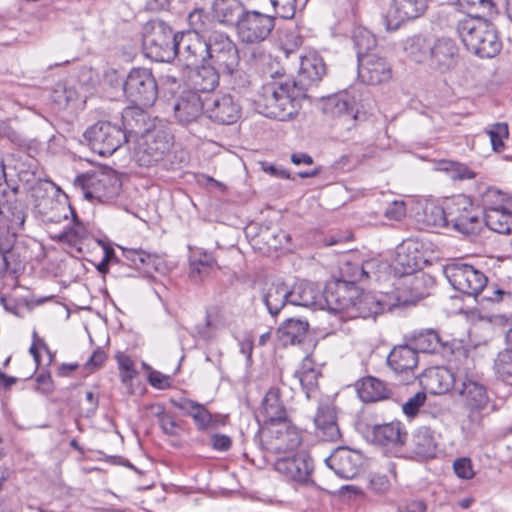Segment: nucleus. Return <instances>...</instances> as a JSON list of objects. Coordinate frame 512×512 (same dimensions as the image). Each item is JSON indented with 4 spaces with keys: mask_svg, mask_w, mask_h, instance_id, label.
<instances>
[{
    "mask_svg": "<svg viewBox=\"0 0 512 512\" xmlns=\"http://www.w3.org/2000/svg\"><path fill=\"white\" fill-rule=\"evenodd\" d=\"M326 73L323 59L316 53L301 57L298 80L295 81L278 71L280 79L265 83L259 91L255 106L258 113L285 121L297 114L299 98L308 86L319 82Z\"/></svg>",
    "mask_w": 512,
    "mask_h": 512,
    "instance_id": "1",
    "label": "nucleus"
},
{
    "mask_svg": "<svg viewBox=\"0 0 512 512\" xmlns=\"http://www.w3.org/2000/svg\"><path fill=\"white\" fill-rule=\"evenodd\" d=\"M457 32L466 49L480 58H492L502 48L491 23L480 17H465L458 21Z\"/></svg>",
    "mask_w": 512,
    "mask_h": 512,
    "instance_id": "2",
    "label": "nucleus"
},
{
    "mask_svg": "<svg viewBox=\"0 0 512 512\" xmlns=\"http://www.w3.org/2000/svg\"><path fill=\"white\" fill-rule=\"evenodd\" d=\"M107 77L115 78L128 101L142 108L151 107L158 98V84L151 70L147 68H133L125 81L118 79L116 72Z\"/></svg>",
    "mask_w": 512,
    "mask_h": 512,
    "instance_id": "3",
    "label": "nucleus"
},
{
    "mask_svg": "<svg viewBox=\"0 0 512 512\" xmlns=\"http://www.w3.org/2000/svg\"><path fill=\"white\" fill-rule=\"evenodd\" d=\"M454 389L459 403L465 410L469 421L480 424L482 413L490 403L487 386L476 375H459L454 381Z\"/></svg>",
    "mask_w": 512,
    "mask_h": 512,
    "instance_id": "4",
    "label": "nucleus"
},
{
    "mask_svg": "<svg viewBox=\"0 0 512 512\" xmlns=\"http://www.w3.org/2000/svg\"><path fill=\"white\" fill-rule=\"evenodd\" d=\"M341 287L337 286L335 303L333 310H341L351 318H375L377 315L383 313L385 310H391L396 305L395 302H388L387 295L380 294L379 296L369 293L361 292L352 294L346 297H340Z\"/></svg>",
    "mask_w": 512,
    "mask_h": 512,
    "instance_id": "5",
    "label": "nucleus"
},
{
    "mask_svg": "<svg viewBox=\"0 0 512 512\" xmlns=\"http://www.w3.org/2000/svg\"><path fill=\"white\" fill-rule=\"evenodd\" d=\"M178 33H173L164 21L155 19L146 23L143 47L147 57L157 62H169L175 58Z\"/></svg>",
    "mask_w": 512,
    "mask_h": 512,
    "instance_id": "6",
    "label": "nucleus"
},
{
    "mask_svg": "<svg viewBox=\"0 0 512 512\" xmlns=\"http://www.w3.org/2000/svg\"><path fill=\"white\" fill-rule=\"evenodd\" d=\"M360 92L351 88L327 97L323 102V112L335 121V126L349 131L356 123L359 113Z\"/></svg>",
    "mask_w": 512,
    "mask_h": 512,
    "instance_id": "7",
    "label": "nucleus"
},
{
    "mask_svg": "<svg viewBox=\"0 0 512 512\" xmlns=\"http://www.w3.org/2000/svg\"><path fill=\"white\" fill-rule=\"evenodd\" d=\"M259 435L263 448L274 454L292 451L302 440L298 428L289 419L262 426Z\"/></svg>",
    "mask_w": 512,
    "mask_h": 512,
    "instance_id": "8",
    "label": "nucleus"
},
{
    "mask_svg": "<svg viewBox=\"0 0 512 512\" xmlns=\"http://www.w3.org/2000/svg\"><path fill=\"white\" fill-rule=\"evenodd\" d=\"M208 60L222 74H233L240 63L238 48L227 34L214 31L207 38Z\"/></svg>",
    "mask_w": 512,
    "mask_h": 512,
    "instance_id": "9",
    "label": "nucleus"
},
{
    "mask_svg": "<svg viewBox=\"0 0 512 512\" xmlns=\"http://www.w3.org/2000/svg\"><path fill=\"white\" fill-rule=\"evenodd\" d=\"M443 273L455 290L468 296H477L488 281L483 272L460 260L446 264Z\"/></svg>",
    "mask_w": 512,
    "mask_h": 512,
    "instance_id": "10",
    "label": "nucleus"
},
{
    "mask_svg": "<svg viewBox=\"0 0 512 512\" xmlns=\"http://www.w3.org/2000/svg\"><path fill=\"white\" fill-rule=\"evenodd\" d=\"M83 136L90 148L101 156L112 155L127 142L121 126L109 121H98Z\"/></svg>",
    "mask_w": 512,
    "mask_h": 512,
    "instance_id": "11",
    "label": "nucleus"
},
{
    "mask_svg": "<svg viewBox=\"0 0 512 512\" xmlns=\"http://www.w3.org/2000/svg\"><path fill=\"white\" fill-rule=\"evenodd\" d=\"M75 185L79 186L86 199L100 202L112 200L120 190V180L112 171H95L78 176Z\"/></svg>",
    "mask_w": 512,
    "mask_h": 512,
    "instance_id": "12",
    "label": "nucleus"
},
{
    "mask_svg": "<svg viewBox=\"0 0 512 512\" xmlns=\"http://www.w3.org/2000/svg\"><path fill=\"white\" fill-rule=\"evenodd\" d=\"M173 136L163 127L154 126L142 137L136 152L140 166L150 167L162 161L172 146Z\"/></svg>",
    "mask_w": 512,
    "mask_h": 512,
    "instance_id": "13",
    "label": "nucleus"
},
{
    "mask_svg": "<svg viewBox=\"0 0 512 512\" xmlns=\"http://www.w3.org/2000/svg\"><path fill=\"white\" fill-rule=\"evenodd\" d=\"M447 227L456 232L469 235L479 224V213L470 197L460 194L447 203Z\"/></svg>",
    "mask_w": 512,
    "mask_h": 512,
    "instance_id": "14",
    "label": "nucleus"
},
{
    "mask_svg": "<svg viewBox=\"0 0 512 512\" xmlns=\"http://www.w3.org/2000/svg\"><path fill=\"white\" fill-rule=\"evenodd\" d=\"M275 27V19L257 10H246L237 25L239 39L247 44L265 41Z\"/></svg>",
    "mask_w": 512,
    "mask_h": 512,
    "instance_id": "15",
    "label": "nucleus"
},
{
    "mask_svg": "<svg viewBox=\"0 0 512 512\" xmlns=\"http://www.w3.org/2000/svg\"><path fill=\"white\" fill-rule=\"evenodd\" d=\"M186 67H198L207 62V39L197 31L179 32L176 40L175 58Z\"/></svg>",
    "mask_w": 512,
    "mask_h": 512,
    "instance_id": "16",
    "label": "nucleus"
},
{
    "mask_svg": "<svg viewBox=\"0 0 512 512\" xmlns=\"http://www.w3.org/2000/svg\"><path fill=\"white\" fill-rule=\"evenodd\" d=\"M336 292L327 287L323 293L318 287L310 282H301L290 289V304L307 308L323 309L327 305L329 309L334 308Z\"/></svg>",
    "mask_w": 512,
    "mask_h": 512,
    "instance_id": "17",
    "label": "nucleus"
},
{
    "mask_svg": "<svg viewBox=\"0 0 512 512\" xmlns=\"http://www.w3.org/2000/svg\"><path fill=\"white\" fill-rule=\"evenodd\" d=\"M460 61L459 47L451 38H439L430 50L428 66L439 73L453 71Z\"/></svg>",
    "mask_w": 512,
    "mask_h": 512,
    "instance_id": "18",
    "label": "nucleus"
},
{
    "mask_svg": "<svg viewBox=\"0 0 512 512\" xmlns=\"http://www.w3.org/2000/svg\"><path fill=\"white\" fill-rule=\"evenodd\" d=\"M420 248L421 244L414 239H407L399 244L393 259L395 273L400 276H410L421 269L423 254Z\"/></svg>",
    "mask_w": 512,
    "mask_h": 512,
    "instance_id": "19",
    "label": "nucleus"
},
{
    "mask_svg": "<svg viewBox=\"0 0 512 512\" xmlns=\"http://www.w3.org/2000/svg\"><path fill=\"white\" fill-rule=\"evenodd\" d=\"M325 462L339 477L352 479L361 469L363 456L360 452L350 448L338 447L326 458Z\"/></svg>",
    "mask_w": 512,
    "mask_h": 512,
    "instance_id": "20",
    "label": "nucleus"
},
{
    "mask_svg": "<svg viewBox=\"0 0 512 512\" xmlns=\"http://www.w3.org/2000/svg\"><path fill=\"white\" fill-rule=\"evenodd\" d=\"M205 113L219 124L230 125L241 116V106L230 94L217 95L206 99Z\"/></svg>",
    "mask_w": 512,
    "mask_h": 512,
    "instance_id": "21",
    "label": "nucleus"
},
{
    "mask_svg": "<svg viewBox=\"0 0 512 512\" xmlns=\"http://www.w3.org/2000/svg\"><path fill=\"white\" fill-rule=\"evenodd\" d=\"M427 8V0H393L386 15L388 30H396L408 20L420 17Z\"/></svg>",
    "mask_w": 512,
    "mask_h": 512,
    "instance_id": "22",
    "label": "nucleus"
},
{
    "mask_svg": "<svg viewBox=\"0 0 512 512\" xmlns=\"http://www.w3.org/2000/svg\"><path fill=\"white\" fill-rule=\"evenodd\" d=\"M358 76L366 84L379 85L391 78L390 65L377 54L362 56L358 61Z\"/></svg>",
    "mask_w": 512,
    "mask_h": 512,
    "instance_id": "23",
    "label": "nucleus"
},
{
    "mask_svg": "<svg viewBox=\"0 0 512 512\" xmlns=\"http://www.w3.org/2000/svg\"><path fill=\"white\" fill-rule=\"evenodd\" d=\"M274 466L275 470L286 478L300 483L308 482L313 471V461L305 454L280 458Z\"/></svg>",
    "mask_w": 512,
    "mask_h": 512,
    "instance_id": "24",
    "label": "nucleus"
},
{
    "mask_svg": "<svg viewBox=\"0 0 512 512\" xmlns=\"http://www.w3.org/2000/svg\"><path fill=\"white\" fill-rule=\"evenodd\" d=\"M135 105L127 107L122 112V131L126 134L127 142L132 138L143 137L155 125L148 114L140 107Z\"/></svg>",
    "mask_w": 512,
    "mask_h": 512,
    "instance_id": "25",
    "label": "nucleus"
},
{
    "mask_svg": "<svg viewBox=\"0 0 512 512\" xmlns=\"http://www.w3.org/2000/svg\"><path fill=\"white\" fill-rule=\"evenodd\" d=\"M388 365L399 375L406 376V382L416 378L415 369L418 365V353L408 345L394 347L387 358Z\"/></svg>",
    "mask_w": 512,
    "mask_h": 512,
    "instance_id": "26",
    "label": "nucleus"
},
{
    "mask_svg": "<svg viewBox=\"0 0 512 512\" xmlns=\"http://www.w3.org/2000/svg\"><path fill=\"white\" fill-rule=\"evenodd\" d=\"M205 108L206 100L203 101L195 91H186L176 100L173 109L177 121L187 125L196 121Z\"/></svg>",
    "mask_w": 512,
    "mask_h": 512,
    "instance_id": "27",
    "label": "nucleus"
},
{
    "mask_svg": "<svg viewBox=\"0 0 512 512\" xmlns=\"http://www.w3.org/2000/svg\"><path fill=\"white\" fill-rule=\"evenodd\" d=\"M216 268L217 261L211 252L198 247L190 248L188 276L192 282L202 283Z\"/></svg>",
    "mask_w": 512,
    "mask_h": 512,
    "instance_id": "28",
    "label": "nucleus"
},
{
    "mask_svg": "<svg viewBox=\"0 0 512 512\" xmlns=\"http://www.w3.org/2000/svg\"><path fill=\"white\" fill-rule=\"evenodd\" d=\"M315 435L322 441H336L341 433L337 423L336 412L329 404L319 405L314 416Z\"/></svg>",
    "mask_w": 512,
    "mask_h": 512,
    "instance_id": "29",
    "label": "nucleus"
},
{
    "mask_svg": "<svg viewBox=\"0 0 512 512\" xmlns=\"http://www.w3.org/2000/svg\"><path fill=\"white\" fill-rule=\"evenodd\" d=\"M257 417L259 421L263 422V426L270 425L272 422L288 419L287 410L281 399V393L278 387H271L268 390L262 400Z\"/></svg>",
    "mask_w": 512,
    "mask_h": 512,
    "instance_id": "30",
    "label": "nucleus"
},
{
    "mask_svg": "<svg viewBox=\"0 0 512 512\" xmlns=\"http://www.w3.org/2000/svg\"><path fill=\"white\" fill-rule=\"evenodd\" d=\"M437 441L429 427H420L412 435L409 450L417 460L431 459L436 456Z\"/></svg>",
    "mask_w": 512,
    "mask_h": 512,
    "instance_id": "31",
    "label": "nucleus"
},
{
    "mask_svg": "<svg viewBox=\"0 0 512 512\" xmlns=\"http://www.w3.org/2000/svg\"><path fill=\"white\" fill-rule=\"evenodd\" d=\"M214 17L223 24L238 25L246 10L240 0H214L212 4Z\"/></svg>",
    "mask_w": 512,
    "mask_h": 512,
    "instance_id": "32",
    "label": "nucleus"
},
{
    "mask_svg": "<svg viewBox=\"0 0 512 512\" xmlns=\"http://www.w3.org/2000/svg\"><path fill=\"white\" fill-rule=\"evenodd\" d=\"M174 405L192 417L199 430L205 431L216 426V421L204 405L190 399H181L174 402Z\"/></svg>",
    "mask_w": 512,
    "mask_h": 512,
    "instance_id": "33",
    "label": "nucleus"
},
{
    "mask_svg": "<svg viewBox=\"0 0 512 512\" xmlns=\"http://www.w3.org/2000/svg\"><path fill=\"white\" fill-rule=\"evenodd\" d=\"M191 76L192 87L195 91L208 93L214 91L219 85L221 71L211 64H200Z\"/></svg>",
    "mask_w": 512,
    "mask_h": 512,
    "instance_id": "34",
    "label": "nucleus"
},
{
    "mask_svg": "<svg viewBox=\"0 0 512 512\" xmlns=\"http://www.w3.org/2000/svg\"><path fill=\"white\" fill-rule=\"evenodd\" d=\"M263 302L268 312L277 315L285 304H290V288L282 282H274L263 292Z\"/></svg>",
    "mask_w": 512,
    "mask_h": 512,
    "instance_id": "35",
    "label": "nucleus"
},
{
    "mask_svg": "<svg viewBox=\"0 0 512 512\" xmlns=\"http://www.w3.org/2000/svg\"><path fill=\"white\" fill-rule=\"evenodd\" d=\"M406 435V431L400 422L376 425L373 428V440L380 445L403 444Z\"/></svg>",
    "mask_w": 512,
    "mask_h": 512,
    "instance_id": "36",
    "label": "nucleus"
},
{
    "mask_svg": "<svg viewBox=\"0 0 512 512\" xmlns=\"http://www.w3.org/2000/svg\"><path fill=\"white\" fill-rule=\"evenodd\" d=\"M308 322L299 319L286 320L277 330V337L283 345L301 343L306 336Z\"/></svg>",
    "mask_w": 512,
    "mask_h": 512,
    "instance_id": "37",
    "label": "nucleus"
},
{
    "mask_svg": "<svg viewBox=\"0 0 512 512\" xmlns=\"http://www.w3.org/2000/svg\"><path fill=\"white\" fill-rule=\"evenodd\" d=\"M357 393L363 402H376L388 398L389 390L377 378L366 377L361 380Z\"/></svg>",
    "mask_w": 512,
    "mask_h": 512,
    "instance_id": "38",
    "label": "nucleus"
},
{
    "mask_svg": "<svg viewBox=\"0 0 512 512\" xmlns=\"http://www.w3.org/2000/svg\"><path fill=\"white\" fill-rule=\"evenodd\" d=\"M432 43L422 35L408 37L404 42L407 56L416 63L428 64Z\"/></svg>",
    "mask_w": 512,
    "mask_h": 512,
    "instance_id": "39",
    "label": "nucleus"
},
{
    "mask_svg": "<svg viewBox=\"0 0 512 512\" xmlns=\"http://www.w3.org/2000/svg\"><path fill=\"white\" fill-rule=\"evenodd\" d=\"M0 217L8 222L12 229L22 228L26 217L23 204L17 199L0 202Z\"/></svg>",
    "mask_w": 512,
    "mask_h": 512,
    "instance_id": "40",
    "label": "nucleus"
},
{
    "mask_svg": "<svg viewBox=\"0 0 512 512\" xmlns=\"http://www.w3.org/2000/svg\"><path fill=\"white\" fill-rule=\"evenodd\" d=\"M484 221L486 226L500 234L512 233V216L507 209H496L484 213Z\"/></svg>",
    "mask_w": 512,
    "mask_h": 512,
    "instance_id": "41",
    "label": "nucleus"
},
{
    "mask_svg": "<svg viewBox=\"0 0 512 512\" xmlns=\"http://www.w3.org/2000/svg\"><path fill=\"white\" fill-rule=\"evenodd\" d=\"M455 379L446 369H435L426 375V386L433 394H443L452 387Z\"/></svg>",
    "mask_w": 512,
    "mask_h": 512,
    "instance_id": "42",
    "label": "nucleus"
},
{
    "mask_svg": "<svg viewBox=\"0 0 512 512\" xmlns=\"http://www.w3.org/2000/svg\"><path fill=\"white\" fill-rule=\"evenodd\" d=\"M447 206L429 203L426 204L422 213V223L427 228H445L447 227Z\"/></svg>",
    "mask_w": 512,
    "mask_h": 512,
    "instance_id": "43",
    "label": "nucleus"
},
{
    "mask_svg": "<svg viewBox=\"0 0 512 512\" xmlns=\"http://www.w3.org/2000/svg\"><path fill=\"white\" fill-rule=\"evenodd\" d=\"M86 226L78 219L76 213L72 214V224L66 227L59 235L58 240L76 246L88 237Z\"/></svg>",
    "mask_w": 512,
    "mask_h": 512,
    "instance_id": "44",
    "label": "nucleus"
},
{
    "mask_svg": "<svg viewBox=\"0 0 512 512\" xmlns=\"http://www.w3.org/2000/svg\"><path fill=\"white\" fill-rule=\"evenodd\" d=\"M319 376L320 372L311 366L308 359L303 362L301 369L295 372V377L305 390L307 398H310V393L317 388Z\"/></svg>",
    "mask_w": 512,
    "mask_h": 512,
    "instance_id": "45",
    "label": "nucleus"
},
{
    "mask_svg": "<svg viewBox=\"0 0 512 512\" xmlns=\"http://www.w3.org/2000/svg\"><path fill=\"white\" fill-rule=\"evenodd\" d=\"M416 348L425 353H434L444 346L436 330L426 329L414 337Z\"/></svg>",
    "mask_w": 512,
    "mask_h": 512,
    "instance_id": "46",
    "label": "nucleus"
},
{
    "mask_svg": "<svg viewBox=\"0 0 512 512\" xmlns=\"http://www.w3.org/2000/svg\"><path fill=\"white\" fill-rule=\"evenodd\" d=\"M353 42L357 50V58L374 55L371 51L376 47L375 36L365 28H356L353 32Z\"/></svg>",
    "mask_w": 512,
    "mask_h": 512,
    "instance_id": "47",
    "label": "nucleus"
},
{
    "mask_svg": "<svg viewBox=\"0 0 512 512\" xmlns=\"http://www.w3.org/2000/svg\"><path fill=\"white\" fill-rule=\"evenodd\" d=\"M77 89L68 82L57 83L52 91L51 98L60 108L67 107L71 102L78 99Z\"/></svg>",
    "mask_w": 512,
    "mask_h": 512,
    "instance_id": "48",
    "label": "nucleus"
},
{
    "mask_svg": "<svg viewBox=\"0 0 512 512\" xmlns=\"http://www.w3.org/2000/svg\"><path fill=\"white\" fill-rule=\"evenodd\" d=\"M123 256L136 268L155 266L158 260L156 254L149 253L143 249L124 248Z\"/></svg>",
    "mask_w": 512,
    "mask_h": 512,
    "instance_id": "49",
    "label": "nucleus"
},
{
    "mask_svg": "<svg viewBox=\"0 0 512 512\" xmlns=\"http://www.w3.org/2000/svg\"><path fill=\"white\" fill-rule=\"evenodd\" d=\"M46 202L50 206V211L44 212L46 222L60 223L62 220L68 219L69 214H74V209L65 202L51 198L47 199Z\"/></svg>",
    "mask_w": 512,
    "mask_h": 512,
    "instance_id": "50",
    "label": "nucleus"
},
{
    "mask_svg": "<svg viewBox=\"0 0 512 512\" xmlns=\"http://www.w3.org/2000/svg\"><path fill=\"white\" fill-rule=\"evenodd\" d=\"M494 371L503 382L512 384V352L503 350L495 359Z\"/></svg>",
    "mask_w": 512,
    "mask_h": 512,
    "instance_id": "51",
    "label": "nucleus"
},
{
    "mask_svg": "<svg viewBox=\"0 0 512 512\" xmlns=\"http://www.w3.org/2000/svg\"><path fill=\"white\" fill-rule=\"evenodd\" d=\"M508 200L509 198L502 194L499 190L488 188L481 196L483 213L496 209H506Z\"/></svg>",
    "mask_w": 512,
    "mask_h": 512,
    "instance_id": "52",
    "label": "nucleus"
},
{
    "mask_svg": "<svg viewBox=\"0 0 512 512\" xmlns=\"http://www.w3.org/2000/svg\"><path fill=\"white\" fill-rule=\"evenodd\" d=\"M438 169L449 173L450 177L454 180L472 179L475 177V173L468 166L459 162L441 161Z\"/></svg>",
    "mask_w": 512,
    "mask_h": 512,
    "instance_id": "53",
    "label": "nucleus"
},
{
    "mask_svg": "<svg viewBox=\"0 0 512 512\" xmlns=\"http://www.w3.org/2000/svg\"><path fill=\"white\" fill-rule=\"evenodd\" d=\"M489 136L492 149L495 152H501L504 148L503 140L508 138L509 130L508 125L505 123H496L486 131Z\"/></svg>",
    "mask_w": 512,
    "mask_h": 512,
    "instance_id": "54",
    "label": "nucleus"
},
{
    "mask_svg": "<svg viewBox=\"0 0 512 512\" xmlns=\"http://www.w3.org/2000/svg\"><path fill=\"white\" fill-rule=\"evenodd\" d=\"M378 261L370 259L355 267V273L349 274L352 283L371 279L376 276Z\"/></svg>",
    "mask_w": 512,
    "mask_h": 512,
    "instance_id": "55",
    "label": "nucleus"
},
{
    "mask_svg": "<svg viewBox=\"0 0 512 512\" xmlns=\"http://www.w3.org/2000/svg\"><path fill=\"white\" fill-rule=\"evenodd\" d=\"M269 2L275 13L284 19H290L296 11V0H266Z\"/></svg>",
    "mask_w": 512,
    "mask_h": 512,
    "instance_id": "56",
    "label": "nucleus"
},
{
    "mask_svg": "<svg viewBox=\"0 0 512 512\" xmlns=\"http://www.w3.org/2000/svg\"><path fill=\"white\" fill-rule=\"evenodd\" d=\"M426 393L425 392H417L412 397H410L402 406V410L405 415L408 417H414L421 406L426 401Z\"/></svg>",
    "mask_w": 512,
    "mask_h": 512,
    "instance_id": "57",
    "label": "nucleus"
},
{
    "mask_svg": "<svg viewBox=\"0 0 512 512\" xmlns=\"http://www.w3.org/2000/svg\"><path fill=\"white\" fill-rule=\"evenodd\" d=\"M448 3L463 12H469L476 7L491 9L493 6L491 0H448Z\"/></svg>",
    "mask_w": 512,
    "mask_h": 512,
    "instance_id": "58",
    "label": "nucleus"
},
{
    "mask_svg": "<svg viewBox=\"0 0 512 512\" xmlns=\"http://www.w3.org/2000/svg\"><path fill=\"white\" fill-rule=\"evenodd\" d=\"M453 469L455 474L461 479H471L474 476L472 462L469 458H459L454 461Z\"/></svg>",
    "mask_w": 512,
    "mask_h": 512,
    "instance_id": "59",
    "label": "nucleus"
},
{
    "mask_svg": "<svg viewBox=\"0 0 512 512\" xmlns=\"http://www.w3.org/2000/svg\"><path fill=\"white\" fill-rule=\"evenodd\" d=\"M384 215L389 220L400 221L406 215V204L402 200L391 202L385 209Z\"/></svg>",
    "mask_w": 512,
    "mask_h": 512,
    "instance_id": "60",
    "label": "nucleus"
},
{
    "mask_svg": "<svg viewBox=\"0 0 512 512\" xmlns=\"http://www.w3.org/2000/svg\"><path fill=\"white\" fill-rule=\"evenodd\" d=\"M157 415L159 416L160 427L164 433L175 435L178 427L175 419L171 415L166 414L163 407H159Z\"/></svg>",
    "mask_w": 512,
    "mask_h": 512,
    "instance_id": "61",
    "label": "nucleus"
},
{
    "mask_svg": "<svg viewBox=\"0 0 512 512\" xmlns=\"http://www.w3.org/2000/svg\"><path fill=\"white\" fill-rule=\"evenodd\" d=\"M369 487L376 493H384L390 488V482L387 476L374 474L369 480Z\"/></svg>",
    "mask_w": 512,
    "mask_h": 512,
    "instance_id": "62",
    "label": "nucleus"
},
{
    "mask_svg": "<svg viewBox=\"0 0 512 512\" xmlns=\"http://www.w3.org/2000/svg\"><path fill=\"white\" fill-rule=\"evenodd\" d=\"M149 383L157 389H166L170 387V377L159 371H151L148 377Z\"/></svg>",
    "mask_w": 512,
    "mask_h": 512,
    "instance_id": "63",
    "label": "nucleus"
},
{
    "mask_svg": "<svg viewBox=\"0 0 512 512\" xmlns=\"http://www.w3.org/2000/svg\"><path fill=\"white\" fill-rule=\"evenodd\" d=\"M232 444L231 438L224 434H214L211 436V445L215 450L227 451Z\"/></svg>",
    "mask_w": 512,
    "mask_h": 512,
    "instance_id": "64",
    "label": "nucleus"
}]
</instances>
